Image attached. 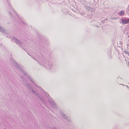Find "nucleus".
<instances>
[{
    "label": "nucleus",
    "instance_id": "aec40b11",
    "mask_svg": "<svg viewBox=\"0 0 129 129\" xmlns=\"http://www.w3.org/2000/svg\"><path fill=\"white\" fill-rule=\"evenodd\" d=\"M126 87H127V88H129V87L127 86V85H126Z\"/></svg>",
    "mask_w": 129,
    "mask_h": 129
},
{
    "label": "nucleus",
    "instance_id": "5701e85b",
    "mask_svg": "<svg viewBox=\"0 0 129 129\" xmlns=\"http://www.w3.org/2000/svg\"><path fill=\"white\" fill-rule=\"evenodd\" d=\"M23 49L25 51H26V49H23Z\"/></svg>",
    "mask_w": 129,
    "mask_h": 129
},
{
    "label": "nucleus",
    "instance_id": "c756f323",
    "mask_svg": "<svg viewBox=\"0 0 129 129\" xmlns=\"http://www.w3.org/2000/svg\"><path fill=\"white\" fill-rule=\"evenodd\" d=\"M128 89H129V88H128Z\"/></svg>",
    "mask_w": 129,
    "mask_h": 129
},
{
    "label": "nucleus",
    "instance_id": "c85d7f7f",
    "mask_svg": "<svg viewBox=\"0 0 129 129\" xmlns=\"http://www.w3.org/2000/svg\"><path fill=\"white\" fill-rule=\"evenodd\" d=\"M128 37L129 38V35L128 36Z\"/></svg>",
    "mask_w": 129,
    "mask_h": 129
},
{
    "label": "nucleus",
    "instance_id": "a211bd4d",
    "mask_svg": "<svg viewBox=\"0 0 129 129\" xmlns=\"http://www.w3.org/2000/svg\"><path fill=\"white\" fill-rule=\"evenodd\" d=\"M126 20V21L127 22V23H129V19H127Z\"/></svg>",
    "mask_w": 129,
    "mask_h": 129
},
{
    "label": "nucleus",
    "instance_id": "4be33fe9",
    "mask_svg": "<svg viewBox=\"0 0 129 129\" xmlns=\"http://www.w3.org/2000/svg\"><path fill=\"white\" fill-rule=\"evenodd\" d=\"M53 129H57V128L56 127H54Z\"/></svg>",
    "mask_w": 129,
    "mask_h": 129
},
{
    "label": "nucleus",
    "instance_id": "f3484780",
    "mask_svg": "<svg viewBox=\"0 0 129 129\" xmlns=\"http://www.w3.org/2000/svg\"><path fill=\"white\" fill-rule=\"evenodd\" d=\"M86 8L88 10H90V9H91V8L89 7H87Z\"/></svg>",
    "mask_w": 129,
    "mask_h": 129
},
{
    "label": "nucleus",
    "instance_id": "39448f33",
    "mask_svg": "<svg viewBox=\"0 0 129 129\" xmlns=\"http://www.w3.org/2000/svg\"><path fill=\"white\" fill-rule=\"evenodd\" d=\"M12 39L14 40L16 43L19 44L21 47V45L22 44V43L19 41L18 39L15 37H13V38Z\"/></svg>",
    "mask_w": 129,
    "mask_h": 129
},
{
    "label": "nucleus",
    "instance_id": "6ab92c4d",
    "mask_svg": "<svg viewBox=\"0 0 129 129\" xmlns=\"http://www.w3.org/2000/svg\"><path fill=\"white\" fill-rule=\"evenodd\" d=\"M109 54H111V50H109Z\"/></svg>",
    "mask_w": 129,
    "mask_h": 129
},
{
    "label": "nucleus",
    "instance_id": "a878e982",
    "mask_svg": "<svg viewBox=\"0 0 129 129\" xmlns=\"http://www.w3.org/2000/svg\"><path fill=\"white\" fill-rule=\"evenodd\" d=\"M18 17V18H19V19H20V18H19V17Z\"/></svg>",
    "mask_w": 129,
    "mask_h": 129
},
{
    "label": "nucleus",
    "instance_id": "20e7f679",
    "mask_svg": "<svg viewBox=\"0 0 129 129\" xmlns=\"http://www.w3.org/2000/svg\"><path fill=\"white\" fill-rule=\"evenodd\" d=\"M11 62L13 63L15 67L16 68H19L20 67V66L15 61V60L14 59L12 58L11 59Z\"/></svg>",
    "mask_w": 129,
    "mask_h": 129
},
{
    "label": "nucleus",
    "instance_id": "f8f14e48",
    "mask_svg": "<svg viewBox=\"0 0 129 129\" xmlns=\"http://www.w3.org/2000/svg\"><path fill=\"white\" fill-rule=\"evenodd\" d=\"M66 119V120L68 122H71V120L69 117H67Z\"/></svg>",
    "mask_w": 129,
    "mask_h": 129
},
{
    "label": "nucleus",
    "instance_id": "dca6fc26",
    "mask_svg": "<svg viewBox=\"0 0 129 129\" xmlns=\"http://www.w3.org/2000/svg\"><path fill=\"white\" fill-rule=\"evenodd\" d=\"M21 22L22 23L24 24L25 25H26V24H25L26 23H25V22H24L23 21H21Z\"/></svg>",
    "mask_w": 129,
    "mask_h": 129
},
{
    "label": "nucleus",
    "instance_id": "b1692460",
    "mask_svg": "<svg viewBox=\"0 0 129 129\" xmlns=\"http://www.w3.org/2000/svg\"><path fill=\"white\" fill-rule=\"evenodd\" d=\"M127 10H128L129 12V9H128H128H127V10H126V11L127 12H128V11H127Z\"/></svg>",
    "mask_w": 129,
    "mask_h": 129
},
{
    "label": "nucleus",
    "instance_id": "6e6552de",
    "mask_svg": "<svg viewBox=\"0 0 129 129\" xmlns=\"http://www.w3.org/2000/svg\"><path fill=\"white\" fill-rule=\"evenodd\" d=\"M0 31L1 32L3 33H6V30L5 28L3 27L0 26Z\"/></svg>",
    "mask_w": 129,
    "mask_h": 129
},
{
    "label": "nucleus",
    "instance_id": "412c9836",
    "mask_svg": "<svg viewBox=\"0 0 129 129\" xmlns=\"http://www.w3.org/2000/svg\"><path fill=\"white\" fill-rule=\"evenodd\" d=\"M81 14L82 15H84L85 14V13H83L82 14Z\"/></svg>",
    "mask_w": 129,
    "mask_h": 129
},
{
    "label": "nucleus",
    "instance_id": "f03ea898",
    "mask_svg": "<svg viewBox=\"0 0 129 129\" xmlns=\"http://www.w3.org/2000/svg\"><path fill=\"white\" fill-rule=\"evenodd\" d=\"M40 56L37 55L39 59L41 62L43 63V64L41 63L39 61L34 57H31L32 58L35 60L36 61L37 63H38L42 67L44 66V67L47 70H49L51 69L52 66V63L49 62L47 60L46 57L42 53L40 54Z\"/></svg>",
    "mask_w": 129,
    "mask_h": 129
},
{
    "label": "nucleus",
    "instance_id": "9b49d317",
    "mask_svg": "<svg viewBox=\"0 0 129 129\" xmlns=\"http://www.w3.org/2000/svg\"><path fill=\"white\" fill-rule=\"evenodd\" d=\"M122 24H127V22L126 21V20H123L122 21Z\"/></svg>",
    "mask_w": 129,
    "mask_h": 129
},
{
    "label": "nucleus",
    "instance_id": "1a4fd4ad",
    "mask_svg": "<svg viewBox=\"0 0 129 129\" xmlns=\"http://www.w3.org/2000/svg\"><path fill=\"white\" fill-rule=\"evenodd\" d=\"M27 77L28 79H29L30 81H31L33 83V84L35 83V81L30 76V75H27Z\"/></svg>",
    "mask_w": 129,
    "mask_h": 129
},
{
    "label": "nucleus",
    "instance_id": "0eeeda50",
    "mask_svg": "<svg viewBox=\"0 0 129 129\" xmlns=\"http://www.w3.org/2000/svg\"><path fill=\"white\" fill-rule=\"evenodd\" d=\"M18 69L19 70H21V71L23 73V74L25 75L26 76H27V75H29V74L28 75L27 73H26L25 72H24L23 71V69L21 67V66H20V67L19 68H18Z\"/></svg>",
    "mask_w": 129,
    "mask_h": 129
},
{
    "label": "nucleus",
    "instance_id": "423d86ee",
    "mask_svg": "<svg viewBox=\"0 0 129 129\" xmlns=\"http://www.w3.org/2000/svg\"><path fill=\"white\" fill-rule=\"evenodd\" d=\"M18 69L19 70H21V71L23 73V74L25 75L26 76H27V75H29V74L28 75L27 73H26L25 72H24L23 71V69L21 67V66H20V67L19 68H18Z\"/></svg>",
    "mask_w": 129,
    "mask_h": 129
},
{
    "label": "nucleus",
    "instance_id": "ddd939ff",
    "mask_svg": "<svg viewBox=\"0 0 129 129\" xmlns=\"http://www.w3.org/2000/svg\"><path fill=\"white\" fill-rule=\"evenodd\" d=\"M61 115L65 119H66L67 118V116L64 114H61Z\"/></svg>",
    "mask_w": 129,
    "mask_h": 129
},
{
    "label": "nucleus",
    "instance_id": "9d476101",
    "mask_svg": "<svg viewBox=\"0 0 129 129\" xmlns=\"http://www.w3.org/2000/svg\"><path fill=\"white\" fill-rule=\"evenodd\" d=\"M124 13V12L123 11H122L118 13V14L120 16H122Z\"/></svg>",
    "mask_w": 129,
    "mask_h": 129
},
{
    "label": "nucleus",
    "instance_id": "393cba45",
    "mask_svg": "<svg viewBox=\"0 0 129 129\" xmlns=\"http://www.w3.org/2000/svg\"><path fill=\"white\" fill-rule=\"evenodd\" d=\"M120 85H124L123 84H120Z\"/></svg>",
    "mask_w": 129,
    "mask_h": 129
},
{
    "label": "nucleus",
    "instance_id": "2eb2a0df",
    "mask_svg": "<svg viewBox=\"0 0 129 129\" xmlns=\"http://www.w3.org/2000/svg\"><path fill=\"white\" fill-rule=\"evenodd\" d=\"M9 14L11 16H12V14L11 13V11H9Z\"/></svg>",
    "mask_w": 129,
    "mask_h": 129
},
{
    "label": "nucleus",
    "instance_id": "4468645a",
    "mask_svg": "<svg viewBox=\"0 0 129 129\" xmlns=\"http://www.w3.org/2000/svg\"><path fill=\"white\" fill-rule=\"evenodd\" d=\"M124 53L125 54L129 56V52L126 51H124Z\"/></svg>",
    "mask_w": 129,
    "mask_h": 129
},
{
    "label": "nucleus",
    "instance_id": "bb28decb",
    "mask_svg": "<svg viewBox=\"0 0 129 129\" xmlns=\"http://www.w3.org/2000/svg\"><path fill=\"white\" fill-rule=\"evenodd\" d=\"M97 27H99L98 26V25H97Z\"/></svg>",
    "mask_w": 129,
    "mask_h": 129
},
{
    "label": "nucleus",
    "instance_id": "f257e3e1",
    "mask_svg": "<svg viewBox=\"0 0 129 129\" xmlns=\"http://www.w3.org/2000/svg\"><path fill=\"white\" fill-rule=\"evenodd\" d=\"M21 78L23 80L22 81L23 84H25L27 87H28V88L31 92V93L38 100L41 102V103L44 105L46 104V102L48 101L49 102V104L54 109H56V104L55 103L53 100L52 99L50 96L49 94H47L45 91L43 89H41V87L39 86L35 83H34L33 84L36 87L41 89V91L44 94V98L42 97L38 93L36 89L35 88V90H34L33 88L28 83H27V81L26 79L22 76H21Z\"/></svg>",
    "mask_w": 129,
    "mask_h": 129
},
{
    "label": "nucleus",
    "instance_id": "cd10ccee",
    "mask_svg": "<svg viewBox=\"0 0 129 129\" xmlns=\"http://www.w3.org/2000/svg\"><path fill=\"white\" fill-rule=\"evenodd\" d=\"M17 16L18 17V15L17 14Z\"/></svg>",
    "mask_w": 129,
    "mask_h": 129
},
{
    "label": "nucleus",
    "instance_id": "7ed1b4c3",
    "mask_svg": "<svg viewBox=\"0 0 129 129\" xmlns=\"http://www.w3.org/2000/svg\"><path fill=\"white\" fill-rule=\"evenodd\" d=\"M6 5L7 7H9L10 9L13 13H15L16 14H17L16 12L13 9L11 4L8 0H7V2Z\"/></svg>",
    "mask_w": 129,
    "mask_h": 129
}]
</instances>
